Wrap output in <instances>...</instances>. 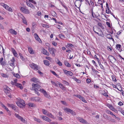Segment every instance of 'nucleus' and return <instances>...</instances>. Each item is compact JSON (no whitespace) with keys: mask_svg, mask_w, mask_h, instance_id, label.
<instances>
[{"mask_svg":"<svg viewBox=\"0 0 124 124\" xmlns=\"http://www.w3.org/2000/svg\"><path fill=\"white\" fill-rule=\"evenodd\" d=\"M99 32H100V33H98L97 32H96V33L99 36H102L101 35L103 34V32L101 30Z\"/></svg>","mask_w":124,"mask_h":124,"instance_id":"43","label":"nucleus"},{"mask_svg":"<svg viewBox=\"0 0 124 124\" xmlns=\"http://www.w3.org/2000/svg\"><path fill=\"white\" fill-rule=\"evenodd\" d=\"M94 57L98 61V63H99V61H100V60H99V59L97 57V56L96 55H95Z\"/></svg>","mask_w":124,"mask_h":124,"instance_id":"58","label":"nucleus"},{"mask_svg":"<svg viewBox=\"0 0 124 124\" xmlns=\"http://www.w3.org/2000/svg\"><path fill=\"white\" fill-rule=\"evenodd\" d=\"M79 98L84 102L85 103L87 102L86 101L85 99L81 95L79 96Z\"/></svg>","mask_w":124,"mask_h":124,"instance_id":"26","label":"nucleus"},{"mask_svg":"<svg viewBox=\"0 0 124 124\" xmlns=\"http://www.w3.org/2000/svg\"><path fill=\"white\" fill-rule=\"evenodd\" d=\"M78 120L81 123L84 124H86L87 123V121L80 117H79L78 118Z\"/></svg>","mask_w":124,"mask_h":124,"instance_id":"15","label":"nucleus"},{"mask_svg":"<svg viewBox=\"0 0 124 124\" xmlns=\"http://www.w3.org/2000/svg\"><path fill=\"white\" fill-rule=\"evenodd\" d=\"M32 88L35 91V93L37 94L38 95H40V94L39 92L38 91H40L37 88L35 87H33Z\"/></svg>","mask_w":124,"mask_h":124,"instance_id":"19","label":"nucleus"},{"mask_svg":"<svg viewBox=\"0 0 124 124\" xmlns=\"http://www.w3.org/2000/svg\"><path fill=\"white\" fill-rule=\"evenodd\" d=\"M31 81H33L36 83H37L39 81L38 79L37 78H35V77H34L31 78Z\"/></svg>","mask_w":124,"mask_h":124,"instance_id":"20","label":"nucleus"},{"mask_svg":"<svg viewBox=\"0 0 124 124\" xmlns=\"http://www.w3.org/2000/svg\"><path fill=\"white\" fill-rule=\"evenodd\" d=\"M106 12L107 14H109V8L106 9Z\"/></svg>","mask_w":124,"mask_h":124,"instance_id":"47","label":"nucleus"},{"mask_svg":"<svg viewBox=\"0 0 124 124\" xmlns=\"http://www.w3.org/2000/svg\"><path fill=\"white\" fill-rule=\"evenodd\" d=\"M49 117H51L53 119L54 118V116L52 115L51 114V113H49V112L48 114V115H47Z\"/></svg>","mask_w":124,"mask_h":124,"instance_id":"31","label":"nucleus"},{"mask_svg":"<svg viewBox=\"0 0 124 124\" xmlns=\"http://www.w3.org/2000/svg\"><path fill=\"white\" fill-rule=\"evenodd\" d=\"M92 62L94 64V65L96 66H97V65L96 64V63L95 62L94 60H92Z\"/></svg>","mask_w":124,"mask_h":124,"instance_id":"61","label":"nucleus"},{"mask_svg":"<svg viewBox=\"0 0 124 124\" xmlns=\"http://www.w3.org/2000/svg\"><path fill=\"white\" fill-rule=\"evenodd\" d=\"M103 117L106 119H108V116L105 114H104L103 115Z\"/></svg>","mask_w":124,"mask_h":124,"instance_id":"46","label":"nucleus"},{"mask_svg":"<svg viewBox=\"0 0 124 124\" xmlns=\"http://www.w3.org/2000/svg\"><path fill=\"white\" fill-rule=\"evenodd\" d=\"M67 45L69 46H70L72 47H73L74 46L71 43H68Z\"/></svg>","mask_w":124,"mask_h":124,"instance_id":"57","label":"nucleus"},{"mask_svg":"<svg viewBox=\"0 0 124 124\" xmlns=\"http://www.w3.org/2000/svg\"><path fill=\"white\" fill-rule=\"evenodd\" d=\"M82 2V0H77L76 1L75 3L77 4L78 3V5L75 4V6L78 8H79L81 6V3Z\"/></svg>","mask_w":124,"mask_h":124,"instance_id":"9","label":"nucleus"},{"mask_svg":"<svg viewBox=\"0 0 124 124\" xmlns=\"http://www.w3.org/2000/svg\"><path fill=\"white\" fill-rule=\"evenodd\" d=\"M64 63L65 65L68 67H71L70 64L67 61H65Z\"/></svg>","mask_w":124,"mask_h":124,"instance_id":"24","label":"nucleus"},{"mask_svg":"<svg viewBox=\"0 0 124 124\" xmlns=\"http://www.w3.org/2000/svg\"><path fill=\"white\" fill-rule=\"evenodd\" d=\"M34 35L35 39L40 43H41L42 42V41L37 34L35 33L34 34Z\"/></svg>","mask_w":124,"mask_h":124,"instance_id":"14","label":"nucleus"},{"mask_svg":"<svg viewBox=\"0 0 124 124\" xmlns=\"http://www.w3.org/2000/svg\"><path fill=\"white\" fill-rule=\"evenodd\" d=\"M53 45L55 46H57V44L56 43L55 41H53L52 42Z\"/></svg>","mask_w":124,"mask_h":124,"instance_id":"55","label":"nucleus"},{"mask_svg":"<svg viewBox=\"0 0 124 124\" xmlns=\"http://www.w3.org/2000/svg\"><path fill=\"white\" fill-rule=\"evenodd\" d=\"M108 37V38L110 39H112L113 40L114 39L112 38L111 36L110 35H108L107 36Z\"/></svg>","mask_w":124,"mask_h":124,"instance_id":"50","label":"nucleus"},{"mask_svg":"<svg viewBox=\"0 0 124 124\" xmlns=\"http://www.w3.org/2000/svg\"><path fill=\"white\" fill-rule=\"evenodd\" d=\"M57 63L60 66H62V63L61 62H60L59 60H58Z\"/></svg>","mask_w":124,"mask_h":124,"instance_id":"49","label":"nucleus"},{"mask_svg":"<svg viewBox=\"0 0 124 124\" xmlns=\"http://www.w3.org/2000/svg\"><path fill=\"white\" fill-rule=\"evenodd\" d=\"M11 61L12 62L14 63V62H15V58H14V57H12V59H11Z\"/></svg>","mask_w":124,"mask_h":124,"instance_id":"59","label":"nucleus"},{"mask_svg":"<svg viewBox=\"0 0 124 124\" xmlns=\"http://www.w3.org/2000/svg\"><path fill=\"white\" fill-rule=\"evenodd\" d=\"M57 84L58 85H59V87L62 89L64 90V87L63 85L60 82H57Z\"/></svg>","mask_w":124,"mask_h":124,"instance_id":"22","label":"nucleus"},{"mask_svg":"<svg viewBox=\"0 0 124 124\" xmlns=\"http://www.w3.org/2000/svg\"><path fill=\"white\" fill-rule=\"evenodd\" d=\"M32 85L33 87H35L37 88L38 89H41L40 88H41V87L37 84H32Z\"/></svg>","mask_w":124,"mask_h":124,"instance_id":"17","label":"nucleus"},{"mask_svg":"<svg viewBox=\"0 0 124 124\" xmlns=\"http://www.w3.org/2000/svg\"><path fill=\"white\" fill-rule=\"evenodd\" d=\"M42 111L43 113L44 114L47 116V115H48L49 112H48L47 110L45 109H43L42 110Z\"/></svg>","mask_w":124,"mask_h":124,"instance_id":"23","label":"nucleus"},{"mask_svg":"<svg viewBox=\"0 0 124 124\" xmlns=\"http://www.w3.org/2000/svg\"><path fill=\"white\" fill-rule=\"evenodd\" d=\"M39 90L41 92L43 93L45 97L49 99L51 98V97L50 95L44 90L43 89H40Z\"/></svg>","mask_w":124,"mask_h":124,"instance_id":"3","label":"nucleus"},{"mask_svg":"<svg viewBox=\"0 0 124 124\" xmlns=\"http://www.w3.org/2000/svg\"><path fill=\"white\" fill-rule=\"evenodd\" d=\"M19 56H20L21 57V59L22 60H24V59L23 57L22 56V54H21V53H19Z\"/></svg>","mask_w":124,"mask_h":124,"instance_id":"42","label":"nucleus"},{"mask_svg":"<svg viewBox=\"0 0 124 124\" xmlns=\"http://www.w3.org/2000/svg\"><path fill=\"white\" fill-rule=\"evenodd\" d=\"M98 25L102 29H104V27L102 25V24L100 22L98 23Z\"/></svg>","mask_w":124,"mask_h":124,"instance_id":"38","label":"nucleus"},{"mask_svg":"<svg viewBox=\"0 0 124 124\" xmlns=\"http://www.w3.org/2000/svg\"><path fill=\"white\" fill-rule=\"evenodd\" d=\"M18 16L21 18L22 19H23V18H24L25 17L24 16L21 14L20 13H19L18 14Z\"/></svg>","mask_w":124,"mask_h":124,"instance_id":"41","label":"nucleus"},{"mask_svg":"<svg viewBox=\"0 0 124 124\" xmlns=\"http://www.w3.org/2000/svg\"><path fill=\"white\" fill-rule=\"evenodd\" d=\"M22 19L23 20V23L26 25H27V22L26 20L25 19V18L24 17L23 18V19Z\"/></svg>","mask_w":124,"mask_h":124,"instance_id":"29","label":"nucleus"},{"mask_svg":"<svg viewBox=\"0 0 124 124\" xmlns=\"http://www.w3.org/2000/svg\"><path fill=\"white\" fill-rule=\"evenodd\" d=\"M31 2L32 3L34 4L35 5H36L37 4L36 2L33 0H31Z\"/></svg>","mask_w":124,"mask_h":124,"instance_id":"62","label":"nucleus"},{"mask_svg":"<svg viewBox=\"0 0 124 124\" xmlns=\"http://www.w3.org/2000/svg\"><path fill=\"white\" fill-rule=\"evenodd\" d=\"M9 32L12 34L16 35L17 34V32L12 29H11L9 30Z\"/></svg>","mask_w":124,"mask_h":124,"instance_id":"16","label":"nucleus"},{"mask_svg":"<svg viewBox=\"0 0 124 124\" xmlns=\"http://www.w3.org/2000/svg\"><path fill=\"white\" fill-rule=\"evenodd\" d=\"M71 114L72 115H76V113H75L74 112V111H73L72 110H71V111L70 112Z\"/></svg>","mask_w":124,"mask_h":124,"instance_id":"45","label":"nucleus"},{"mask_svg":"<svg viewBox=\"0 0 124 124\" xmlns=\"http://www.w3.org/2000/svg\"><path fill=\"white\" fill-rule=\"evenodd\" d=\"M71 109L69 108H66L64 109L65 111H66L67 112H70L71 111Z\"/></svg>","mask_w":124,"mask_h":124,"instance_id":"35","label":"nucleus"},{"mask_svg":"<svg viewBox=\"0 0 124 124\" xmlns=\"http://www.w3.org/2000/svg\"><path fill=\"white\" fill-rule=\"evenodd\" d=\"M86 81L87 83H89L91 82V80L90 79L88 78L87 79Z\"/></svg>","mask_w":124,"mask_h":124,"instance_id":"51","label":"nucleus"},{"mask_svg":"<svg viewBox=\"0 0 124 124\" xmlns=\"http://www.w3.org/2000/svg\"><path fill=\"white\" fill-rule=\"evenodd\" d=\"M121 47V45L119 44H117L116 45V47L117 49L119 50Z\"/></svg>","mask_w":124,"mask_h":124,"instance_id":"40","label":"nucleus"},{"mask_svg":"<svg viewBox=\"0 0 124 124\" xmlns=\"http://www.w3.org/2000/svg\"><path fill=\"white\" fill-rule=\"evenodd\" d=\"M8 106L12 108V109L14 108V107L15 106L14 105L12 104H8Z\"/></svg>","mask_w":124,"mask_h":124,"instance_id":"33","label":"nucleus"},{"mask_svg":"<svg viewBox=\"0 0 124 124\" xmlns=\"http://www.w3.org/2000/svg\"><path fill=\"white\" fill-rule=\"evenodd\" d=\"M118 104L120 106H122L123 105V103H122V102L121 101H119L118 103Z\"/></svg>","mask_w":124,"mask_h":124,"instance_id":"56","label":"nucleus"},{"mask_svg":"<svg viewBox=\"0 0 124 124\" xmlns=\"http://www.w3.org/2000/svg\"><path fill=\"white\" fill-rule=\"evenodd\" d=\"M33 119L34 120V121L36 122H38L40 123V122H41L39 118H38L35 117H34L33 118Z\"/></svg>","mask_w":124,"mask_h":124,"instance_id":"30","label":"nucleus"},{"mask_svg":"<svg viewBox=\"0 0 124 124\" xmlns=\"http://www.w3.org/2000/svg\"><path fill=\"white\" fill-rule=\"evenodd\" d=\"M11 50L14 56L16 57H18V55L15 49L12 48H11Z\"/></svg>","mask_w":124,"mask_h":124,"instance_id":"13","label":"nucleus"},{"mask_svg":"<svg viewBox=\"0 0 124 124\" xmlns=\"http://www.w3.org/2000/svg\"><path fill=\"white\" fill-rule=\"evenodd\" d=\"M110 58L111 59V60H113V59H114L115 60H116V59L115 58L113 57V56H110Z\"/></svg>","mask_w":124,"mask_h":124,"instance_id":"53","label":"nucleus"},{"mask_svg":"<svg viewBox=\"0 0 124 124\" xmlns=\"http://www.w3.org/2000/svg\"><path fill=\"white\" fill-rule=\"evenodd\" d=\"M43 27H46L48 28L49 27V26L48 25L46 24H43Z\"/></svg>","mask_w":124,"mask_h":124,"instance_id":"52","label":"nucleus"},{"mask_svg":"<svg viewBox=\"0 0 124 124\" xmlns=\"http://www.w3.org/2000/svg\"><path fill=\"white\" fill-rule=\"evenodd\" d=\"M59 37L61 39H63L64 38H65V36L64 35L61 34H59Z\"/></svg>","mask_w":124,"mask_h":124,"instance_id":"34","label":"nucleus"},{"mask_svg":"<svg viewBox=\"0 0 124 124\" xmlns=\"http://www.w3.org/2000/svg\"><path fill=\"white\" fill-rule=\"evenodd\" d=\"M15 115L17 118L19 120H20L22 117L20 116L18 114H17L16 113L15 114Z\"/></svg>","mask_w":124,"mask_h":124,"instance_id":"32","label":"nucleus"},{"mask_svg":"<svg viewBox=\"0 0 124 124\" xmlns=\"http://www.w3.org/2000/svg\"><path fill=\"white\" fill-rule=\"evenodd\" d=\"M107 106L110 109L114 111L115 112H116V110L109 103L107 104Z\"/></svg>","mask_w":124,"mask_h":124,"instance_id":"11","label":"nucleus"},{"mask_svg":"<svg viewBox=\"0 0 124 124\" xmlns=\"http://www.w3.org/2000/svg\"><path fill=\"white\" fill-rule=\"evenodd\" d=\"M42 52L43 54L47 56L49 55V54L48 52H47V51L44 49H43L42 51Z\"/></svg>","mask_w":124,"mask_h":124,"instance_id":"18","label":"nucleus"},{"mask_svg":"<svg viewBox=\"0 0 124 124\" xmlns=\"http://www.w3.org/2000/svg\"><path fill=\"white\" fill-rule=\"evenodd\" d=\"M16 103L17 106L20 108H23L25 105L24 101L22 100L17 102Z\"/></svg>","mask_w":124,"mask_h":124,"instance_id":"2","label":"nucleus"},{"mask_svg":"<svg viewBox=\"0 0 124 124\" xmlns=\"http://www.w3.org/2000/svg\"><path fill=\"white\" fill-rule=\"evenodd\" d=\"M63 83L66 85H68L69 84V83L65 81H63Z\"/></svg>","mask_w":124,"mask_h":124,"instance_id":"60","label":"nucleus"},{"mask_svg":"<svg viewBox=\"0 0 124 124\" xmlns=\"http://www.w3.org/2000/svg\"><path fill=\"white\" fill-rule=\"evenodd\" d=\"M98 4H100L101 5V7L102 8H103V4L102 1L100 0H98Z\"/></svg>","mask_w":124,"mask_h":124,"instance_id":"39","label":"nucleus"},{"mask_svg":"<svg viewBox=\"0 0 124 124\" xmlns=\"http://www.w3.org/2000/svg\"><path fill=\"white\" fill-rule=\"evenodd\" d=\"M28 105L30 107H32L35 106V104H34L29 103H28Z\"/></svg>","mask_w":124,"mask_h":124,"instance_id":"37","label":"nucleus"},{"mask_svg":"<svg viewBox=\"0 0 124 124\" xmlns=\"http://www.w3.org/2000/svg\"><path fill=\"white\" fill-rule=\"evenodd\" d=\"M112 78L113 81L115 82H116V78H115L114 77H112Z\"/></svg>","mask_w":124,"mask_h":124,"instance_id":"63","label":"nucleus"},{"mask_svg":"<svg viewBox=\"0 0 124 124\" xmlns=\"http://www.w3.org/2000/svg\"><path fill=\"white\" fill-rule=\"evenodd\" d=\"M1 75L4 77L6 78L7 77V76L5 74H2Z\"/></svg>","mask_w":124,"mask_h":124,"instance_id":"48","label":"nucleus"},{"mask_svg":"<svg viewBox=\"0 0 124 124\" xmlns=\"http://www.w3.org/2000/svg\"><path fill=\"white\" fill-rule=\"evenodd\" d=\"M48 50L50 54H52L53 56H55V54L54 53L56 51L55 49L53 47L49 48L48 49Z\"/></svg>","mask_w":124,"mask_h":124,"instance_id":"7","label":"nucleus"},{"mask_svg":"<svg viewBox=\"0 0 124 124\" xmlns=\"http://www.w3.org/2000/svg\"><path fill=\"white\" fill-rule=\"evenodd\" d=\"M0 5L2 6L5 9L9 12H13L12 9L10 7L8 6L7 5L3 3H0Z\"/></svg>","mask_w":124,"mask_h":124,"instance_id":"4","label":"nucleus"},{"mask_svg":"<svg viewBox=\"0 0 124 124\" xmlns=\"http://www.w3.org/2000/svg\"><path fill=\"white\" fill-rule=\"evenodd\" d=\"M46 59L49 60H51L52 59L51 58L49 57H46Z\"/></svg>","mask_w":124,"mask_h":124,"instance_id":"64","label":"nucleus"},{"mask_svg":"<svg viewBox=\"0 0 124 124\" xmlns=\"http://www.w3.org/2000/svg\"><path fill=\"white\" fill-rule=\"evenodd\" d=\"M11 91V90L8 87H6V88L4 89L5 93L10 97H11L10 93Z\"/></svg>","mask_w":124,"mask_h":124,"instance_id":"6","label":"nucleus"},{"mask_svg":"<svg viewBox=\"0 0 124 124\" xmlns=\"http://www.w3.org/2000/svg\"><path fill=\"white\" fill-rule=\"evenodd\" d=\"M15 76L18 78H19L20 77V76L18 74H16L15 75Z\"/></svg>","mask_w":124,"mask_h":124,"instance_id":"54","label":"nucleus"},{"mask_svg":"<svg viewBox=\"0 0 124 124\" xmlns=\"http://www.w3.org/2000/svg\"><path fill=\"white\" fill-rule=\"evenodd\" d=\"M30 100L33 101H40V99L39 97H35L31 98Z\"/></svg>","mask_w":124,"mask_h":124,"instance_id":"12","label":"nucleus"},{"mask_svg":"<svg viewBox=\"0 0 124 124\" xmlns=\"http://www.w3.org/2000/svg\"><path fill=\"white\" fill-rule=\"evenodd\" d=\"M28 49L29 52L30 54H33L34 53V52L33 51V49L32 48H28Z\"/></svg>","mask_w":124,"mask_h":124,"instance_id":"27","label":"nucleus"},{"mask_svg":"<svg viewBox=\"0 0 124 124\" xmlns=\"http://www.w3.org/2000/svg\"><path fill=\"white\" fill-rule=\"evenodd\" d=\"M20 120L23 123H27V121L25 119H24L22 117Z\"/></svg>","mask_w":124,"mask_h":124,"instance_id":"36","label":"nucleus"},{"mask_svg":"<svg viewBox=\"0 0 124 124\" xmlns=\"http://www.w3.org/2000/svg\"><path fill=\"white\" fill-rule=\"evenodd\" d=\"M51 72L53 73V74L54 75L57 76H58V75L56 74V73L54 71L51 70L50 71Z\"/></svg>","mask_w":124,"mask_h":124,"instance_id":"44","label":"nucleus"},{"mask_svg":"<svg viewBox=\"0 0 124 124\" xmlns=\"http://www.w3.org/2000/svg\"><path fill=\"white\" fill-rule=\"evenodd\" d=\"M26 4L28 6L31 8H34V6L31 3L26 2Z\"/></svg>","mask_w":124,"mask_h":124,"instance_id":"28","label":"nucleus"},{"mask_svg":"<svg viewBox=\"0 0 124 124\" xmlns=\"http://www.w3.org/2000/svg\"><path fill=\"white\" fill-rule=\"evenodd\" d=\"M43 62L44 64L46 66H48L49 65V62L48 60H44Z\"/></svg>","mask_w":124,"mask_h":124,"instance_id":"25","label":"nucleus"},{"mask_svg":"<svg viewBox=\"0 0 124 124\" xmlns=\"http://www.w3.org/2000/svg\"><path fill=\"white\" fill-rule=\"evenodd\" d=\"M30 66L35 70H37L40 69V67L37 65L32 63L30 65Z\"/></svg>","mask_w":124,"mask_h":124,"instance_id":"5","label":"nucleus"},{"mask_svg":"<svg viewBox=\"0 0 124 124\" xmlns=\"http://www.w3.org/2000/svg\"><path fill=\"white\" fill-rule=\"evenodd\" d=\"M64 73L68 76H72L73 75V73L71 71H68L67 70L63 69V70Z\"/></svg>","mask_w":124,"mask_h":124,"instance_id":"8","label":"nucleus"},{"mask_svg":"<svg viewBox=\"0 0 124 124\" xmlns=\"http://www.w3.org/2000/svg\"><path fill=\"white\" fill-rule=\"evenodd\" d=\"M40 117H41L43 119L48 122H50L51 121V120L46 116H41Z\"/></svg>","mask_w":124,"mask_h":124,"instance_id":"10","label":"nucleus"},{"mask_svg":"<svg viewBox=\"0 0 124 124\" xmlns=\"http://www.w3.org/2000/svg\"><path fill=\"white\" fill-rule=\"evenodd\" d=\"M20 10L24 14H28L30 13L29 11L26 7H20Z\"/></svg>","mask_w":124,"mask_h":124,"instance_id":"1","label":"nucleus"},{"mask_svg":"<svg viewBox=\"0 0 124 124\" xmlns=\"http://www.w3.org/2000/svg\"><path fill=\"white\" fill-rule=\"evenodd\" d=\"M15 85L17 87L21 89H22L23 88V87L21 84L18 83H16V84H15Z\"/></svg>","mask_w":124,"mask_h":124,"instance_id":"21","label":"nucleus"}]
</instances>
